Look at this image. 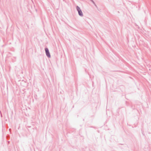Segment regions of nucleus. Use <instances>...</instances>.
Listing matches in <instances>:
<instances>
[{"instance_id":"f257e3e1","label":"nucleus","mask_w":151,"mask_h":151,"mask_svg":"<svg viewBox=\"0 0 151 151\" xmlns=\"http://www.w3.org/2000/svg\"><path fill=\"white\" fill-rule=\"evenodd\" d=\"M76 9L77 11H78L79 14L81 16H82L83 15V14L80 8L78 6H77Z\"/></svg>"},{"instance_id":"f03ea898","label":"nucleus","mask_w":151,"mask_h":151,"mask_svg":"<svg viewBox=\"0 0 151 151\" xmlns=\"http://www.w3.org/2000/svg\"><path fill=\"white\" fill-rule=\"evenodd\" d=\"M45 51L46 53V54L47 55L49 58L50 57V52L49 51V50L48 49L46 48H45Z\"/></svg>"}]
</instances>
